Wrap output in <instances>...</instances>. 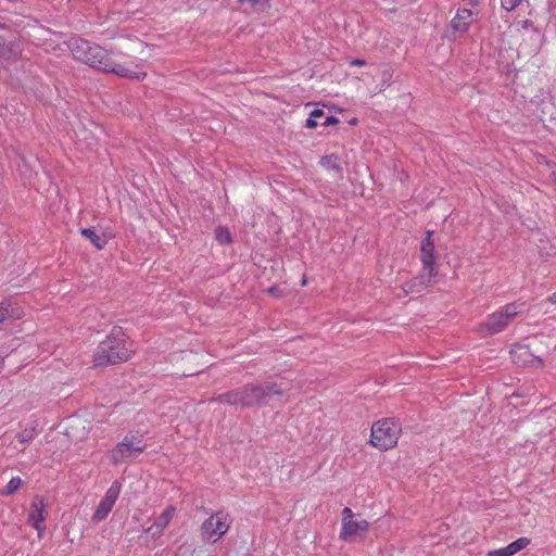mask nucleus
I'll use <instances>...</instances> for the list:
<instances>
[{
  "label": "nucleus",
  "mask_w": 556,
  "mask_h": 556,
  "mask_svg": "<svg viewBox=\"0 0 556 556\" xmlns=\"http://www.w3.org/2000/svg\"><path fill=\"white\" fill-rule=\"evenodd\" d=\"M25 309L12 299H3L0 302V326L7 321L24 318Z\"/></svg>",
  "instance_id": "obj_11"
},
{
  "label": "nucleus",
  "mask_w": 556,
  "mask_h": 556,
  "mask_svg": "<svg viewBox=\"0 0 556 556\" xmlns=\"http://www.w3.org/2000/svg\"><path fill=\"white\" fill-rule=\"evenodd\" d=\"M468 2H469L470 5L476 7V5H478L480 3V0H468Z\"/></svg>",
  "instance_id": "obj_32"
},
{
  "label": "nucleus",
  "mask_w": 556,
  "mask_h": 556,
  "mask_svg": "<svg viewBox=\"0 0 556 556\" xmlns=\"http://www.w3.org/2000/svg\"><path fill=\"white\" fill-rule=\"evenodd\" d=\"M215 238L220 243H229L231 241L230 232L227 228L218 227L215 230Z\"/></svg>",
  "instance_id": "obj_22"
},
{
  "label": "nucleus",
  "mask_w": 556,
  "mask_h": 556,
  "mask_svg": "<svg viewBox=\"0 0 556 556\" xmlns=\"http://www.w3.org/2000/svg\"><path fill=\"white\" fill-rule=\"evenodd\" d=\"M249 2L252 3L253 7H264L265 5V1L264 0H248Z\"/></svg>",
  "instance_id": "obj_31"
},
{
  "label": "nucleus",
  "mask_w": 556,
  "mask_h": 556,
  "mask_svg": "<svg viewBox=\"0 0 556 556\" xmlns=\"http://www.w3.org/2000/svg\"><path fill=\"white\" fill-rule=\"evenodd\" d=\"M509 320L502 312H496L488 316L484 327L486 328L489 334H495L501 332L507 325Z\"/></svg>",
  "instance_id": "obj_16"
},
{
  "label": "nucleus",
  "mask_w": 556,
  "mask_h": 556,
  "mask_svg": "<svg viewBox=\"0 0 556 556\" xmlns=\"http://www.w3.org/2000/svg\"><path fill=\"white\" fill-rule=\"evenodd\" d=\"M521 1L522 0H502V7L506 11H513L521 3Z\"/></svg>",
  "instance_id": "obj_25"
},
{
  "label": "nucleus",
  "mask_w": 556,
  "mask_h": 556,
  "mask_svg": "<svg viewBox=\"0 0 556 556\" xmlns=\"http://www.w3.org/2000/svg\"><path fill=\"white\" fill-rule=\"evenodd\" d=\"M320 164L328 169L341 172L339 157L334 154L323 156L320 160Z\"/></svg>",
  "instance_id": "obj_19"
},
{
  "label": "nucleus",
  "mask_w": 556,
  "mask_h": 556,
  "mask_svg": "<svg viewBox=\"0 0 556 556\" xmlns=\"http://www.w3.org/2000/svg\"><path fill=\"white\" fill-rule=\"evenodd\" d=\"M501 312L505 315V317H507V319L509 321L511 318H514L518 314L517 307L515 304L506 305Z\"/></svg>",
  "instance_id": "obj_23"
},
{
  "label": "nucleus",
  "mask_w": 556,
  "mask_h": 556,
  "mask_svg": "<svg viewBox=\"0 0 556 556\" xmlns=\"http://www.w3.org/2000/svg\"><path fill=\"white\" fill-rule=\"evenodd\" d=\"M229 516L223 511L212 515L201 527L202 539L210 543L217 542L229 529Z\"/></svg>",
  "instance_id": "obj_6"
},
{
  "label": "nucleus",
  "mask_w": 556,
  "mask_h": 556,
  "mask_svg": "<svg viewBox=\"0 0 556 556\" xmlns=\"http://www.w3.org/2000/svg\"><path fill=\"white\" fill-rule=\"evenodd\" d=\"M357 119L356 118H353L350 123L351 124H356Z\"/></svg>",
  "instance_id": "obj_34"
},
{
  "label": "nucleus",
  "mask_w": 556,
  "mask_h": 556,
  "mask_svg": "<svg viewBox=\"0 0 556 556\" xmlns=\"http://www.w3.org/2000/svg\"><path fill=\"white\" fill-rule=\"evenodd\" d=\"M4 368V358L0 356V371Z\"/></svg>",
  "instance_id": "obj_33"
},
{
  "label": "nucleus",
  "mask_w": 556,
  "mask_h": 556,
  "mask_svg": "<svg viewBox=\"0 0 556 556\" xmlns=\"http://www.w3.org/2000/svg\"><path fill=\"white\" fill-rule=\"evenodd\" d=\"M47 519V503L42 496H35L29 505V510L27 515V521L31 525L36 531L38 539H42L46 526L45 521Z\"/></svg>",
  "instance_id": "obj_8"
},
{
  "label": "nucleus",
  "mask_w": 556,
  "mask_h": 556,
  "mask_svg": "<svg viewBox=\"0 0 556 556\" xmlns=\"http://www.w3.org/2000/svg\"><path fill=\"white\" fill-rule=\"evenodd\" d=\"M267 293L274 298L282 296V290L278 286H271L267 290Z\"/></svg>",
  "instance_id": "obj_28"
},
{
  "label": "nucleus",
  "mask_w": 556,
  "mask_h": 556,
  "mask_svg": "<svg viewBox=\"0 0 556 556\" xmlns=\"http://www.w3.org/2000/svg\"><path fill=\"white\" fill-rule=\"evenodd\" d=\"M146 444L143 443L142 435L128 433L111 451L110 458L114 465H118L129 460L132 456L137 454L143 453Z\"/></svg>",
  "instance_id": "obj_5"
},
{
  "label": "nucleus",
  "mask_w": 556,
  "mask_h": 556,
  "mask_svg": "<svg viewBox=\"0 0 556 556\" xmlns=\"http://www.w3.org/2000/svg\"><path fill=\"white\" fill-rule=\"evenodd\" d=\"M24 482L21 477H13L0 493L2 495H12L20 490Z\"/></svg>",
  "instance_id": "obj_18"
},
{
  "label": "nucleus",
  "mask_w": 556,
  "mask_h": 556,
  "mask_svg": "<svg viewBox=\"0 0 556 556\" xmlns=\"http://www.w3.org/2000/svg\"><path fill=\"white\" fill-rule=\"evenodd\" d=\"M67 47L74 60L102 73L135 81H142L148 76L141 63L122 61L113 51L96 42L73 37L67 41Z\"/></svg>",
  "instance_id": "obj_1"
},
{
  "label": "nucleus",
  "mask_w": 556,
  "mask_h": 556,
  "mask_svg": "<svg viewBox=\"0 0 556 556\" xmlns=\"http://www.w3.org/2000/svg\"><path fill=\"white\" fill-rule=\"evenodd\" d=\"M402 427L399 420L386 418L376 421L371 427L370 444L380 451L393 448L399 441Z\"/></svg>",
  "instance_id": "obj_4"
},
{
  "label": "nucleus",
  "mask_w": 556,
  "mask_h": 556,
  "mask_svg": "<svg viewBox=\"0 0 556 556\" xmlns=\"http://www.w3.org/2000/svg\"><path fill=\"white\" fill-rule=\"evenodd\" d=\"M36 428H26L16 435L20 443L25 444L35 438Z\"/></svg>",
  "instance_id": "obj_21"
},
{
  "label": "nucleus",
  "mask_w": 556,
  "mask_h": 556,
  "mask_svg": "<svg viewBox=\"0 0 556 556\" xmlns=\"http://www.w3.org/2000/svg\"><path fill=\"white\" fill-rule=\"evenodd\" d=\"M433 231H426V237L421 241L420 260L422 269L418 277H415L410 282L406 283L404 291L420 292L434 281L437 276L435 256H434V242L432 240Z\"/></svg>",
  "instance_id": "obj_3"
},
{
  "label": "nucleus",
  "mask_w": 556,
  "mask_h": 556,
  "mask_svg": "<svg viewBox=\"0 0 556 556\" xmlns=\"http://www.w3.org/2000/svg\"><path fill=\"white\" fill-rule=\"evenodd\" d=\"M22 54V45L18 40L7 41L0 37V61L15 62Z\"/></svg>",
  "instance_id": "obj_13"
},
{
  "label": "nucleus",
  "mask_w": 556,
  "mask_h": 556,
  "mask_svg": "<svg viewBox=\"0 0 556 556\" xmlns=\"http://www.w3.org/2000/svg\"><path fill=\"white\" fill-rule=\"evenodd\" d=\"M529 544L530 539L522 536L511 542L506 547L490 551L488 556H513L519 551L526 548Z\"/></svg>",
  "instance_id": "obj_14"
},
{
  "label": "nucleus",
  "mask_w": 556,
  "mask_h": 556,
  "mask_svg": "<svg viewBox=\"0 0 556 556\" xmlns=\"http://www.w3.org/2000/svg\"><path fill=\"white\" fill-rule=\"evenodd\" d=\"M351 65H358V66H362V65H365L366 64V61L363 60V59H354L350 62Z\"/></svg>",
  "instance_id": "obj_30"
},
{
  "label": "nucleus",
  "mask_w": 556,
  "mask_h": 556,
  "mask_svg": "<svg viewBox=\"0 0 556 556\" xmlns=\"http://www.w3.org/2000/svg\"><path fill=\"white\" fill-rule=\"evenodd\" d=\"M552 300L556 302V293L553 295Z\"/></svg>",
  "instance_id": "obj_35"
},
{
  "label": "nucleus",
  "mask_w": 556,
  "mask_h": 556,
  "mask_svg": "<svg viewBox=\"0 0 556 556\" xmlns=\"http://www.w3.org/2000/svg\"><path fill=\"white\" fill-rule=\"evenodd\" d=\"M134 42L138 43L141 47V50L139 51L140 53H143L144 49L149 48V45L147 42H144L138 38H135Z\"/></svg>",
  "instance_id": "obj_29"
},
{
  "label": "nucleus",
  "mask_w": 556,
  "mask_h": 556,
  "mask_svg": "<svg viewBox=\"0 0 556 556\" xmlns=\"http://www.w3.org/2000/svg\"><path fill=\"white\" fill-rule=\"evenodd\" d=\"M282 389L276 383L265 386H245V406L268 404L275 395H281Z\"/></svg>",
  "instance_id": "obj_7"
},
{
  "label": "nucleus",
  "mask_w": 556,
  "mask_h": 556,
  "mask_svg": "<svg viewBox=\"0 0 556 556\" xmlns=\"http://www.w3.org/2000/svg\"><path fill=\"white\" fill-rule=\"evenodd\" d=\"M472 23V12L469 9H459L455 17L451 21V27L454 31L465 33Z\"/></svg>",
  "instance_id": "obj_15"
},
{
  "label": "nucleus",
  "mask_w": 556,
  "mask_h": 556,
  "mask_svg": "<svg viewBox=\"0 0 556 556\" xmlns=\"http://www.w3.org/2000/svg\"><path fill=\"white\" fill-rule=\"evenodd\" d=\"M80 233L83 237H85L87 240H89L91 242V244L98 250H103L108 243L106 239L99 236L91 228H83V229H80Z\"/></svg>",
  "instance_id": "obj_17"
},
{
  "label": "nucleus",
  "mask_w": 556,
  "mask_h": 556,
  "mask_svg": "<svg viewBox=\"0 0 556 556\" xmlns=\"http://www.w3.org/2000/svg\"><path fill=\"white\" fill-rule=\"evenodd\" d=\"M510 354L513 356H515L516 354H519L520 356H528L530 353L527 346L517 345L515 350L510 351Z\"/></svg>",
  "instance_id": "obj_26"
},
{
  "label": "nucleus",
  "mask_w": 556,
  "mask_h": 556,
  "mask_svg": "<svg viewBox=\"0 0 556 556\" xmlns=\"http://www.w3.org/2000/svg\"><path fill=\"white\" fill-rule=\"evenodd\" d=\"M121 490L122 484L118 481H114L106 490L103 498L100 501L92 515V521L94 523L104 520L109 516L119 496Z\"/></svg>",
  "instance_id": "obj_9"
},
{
  "label": "nucleus",
  "mask_w": 556,
  "mask_h": 556,
  "mask_svg": "<svg viewBox=\"0 0 556 556\" xmlns=\"http://www.w3.org/2000/svg\"><path fill=\"white\" fill-rule=\"evenodd\" d=\"M369 529V522L365 519L350 520L344 522L340 532V539L345 542H351L357 535H363Z\"/></svg>",
  "instance_id": "obj_12"
},
{
  "label": "nucleus",
  "mask_w": 556,
  "mask_h": 556,
  "mask_svg": "<svg viewBox=\"0 0 556 556\" xmlns=\"http://www.w3.org/2000/svg\"><path fill=\"white\" fill-rule=\"evenodd\" d=\"M324 117V110L315 109L309 114V117L305 122V126L309 129H314L319 125V118Z\"/></svg>",
  "instance_id": "obj_20"
},
{
  "label": "nucleus",
  "mask_w": 556,
  "mask_h": 556,
  "mask_svg": "<svg viewBox=\"0 0 556 556\" xmlns=\"http://www.w3.org/2000/svg\"><path fill=\"white\" fill-rule=\"evenodd\" d=\"M353 511L349 507H344L342 510V526H344V522H349L350 520H353Z\"/></svg>",
  "instance_id": "obj_27"
},
{
  "label": "nucleus",
  "mask_w": 556,
  "mask_h": 556,
  "mask_svg": "<svg viewBox=\"0 0 556 556\" xmlns=\"http://www.w3.org/2000/svg\"><path fill=\"white\" fill-rule=\"evenodd\" d=\"M175 514L176 508L174 506L165 507L160 515L155 516L152 525L146 529V533H148L153 540L160 539L173 520Z\"/></svg>",
  "instance_id": "obj_10"
},
{
  "label": "nucleus",
  "mask_w": 556,
  "mask_h": 556,
  "mask_svg": "<svg viewBox=\"0 0 556 556\" xmlns=\"http://www.w3.org/2000/svg\"><path fill=\"white\" fill-rule=\"evenodd\" d=\"M319 123L323 126H331L339 124V119L333 115H326L324 113V117L319 118Z\"/></svg>",
  "instance_id": "obj_24"
},
{
  "label": "nucleus",
  "mask_w": 556,
  "mask_h": 556,
  "mask_svg": "<svg viewBox=\"0 0 556 556\" xmlns=\"http://www.w3.org/2000/svg\"><path fill=\"white\" fill-rule=\"evenodd\" d=\"M134 354L132 342L121 327H114L102 340L92 356L94 367L127 362Z\"/></svg>",
  "instance_id": "obj_2"
}]
</instances>
